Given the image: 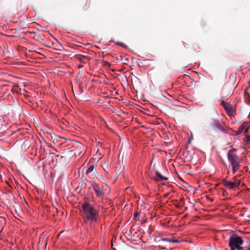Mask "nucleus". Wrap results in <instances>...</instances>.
I'll return each instance as SVG.
<instances>
[{"label": "nucleus", "mask_w": 250, "mask_h": 250, "mask_svg": "<svg viewBox=\"0 0 250 250\" xmlns=\"http://www.w3.org/2000/svg\"><path fill=\"white\" fill-rule=\"evenodd\" d=\"M244 243L242 238L236 234L231 235L229 240V246L230 250H244L241 245Z\"/></svg>", "instance_id": "2"}, {"label": "nucleus", "mask_w": 250, "mask_h": 250, "mask_svg": "<svg viewBox=\"0 0 250 250\" xmlns=\"http://www.w3.org/2000/svg\"><path fill=\"white\" fill-rule=\"evenodd\" d=\"M119 44L120 45H121V46H123V47H126V45H125L124 43L120 42V43H119Z\"/></svg>", "instance_id": "12"}, {"label": "nucleus", "mask_w": 250, "mask_h": 250, "mask_svg": "<svg viewBox=\"0 0 250 250\" xmlns=\"http://www.w3.org/2000/svg\"><path fill=\"white\" fill-rule=\"evenodd\" d=\"M222 183L224 186L230 189H233L239 186L240 183L236 182H231L230 181H227L225 179H222Z\"/></svg>", "instance_id": "5"}, {"label": "nucleus", "mask_w": 250, "mask_h": 250, "mask_svg": "<svg viewBox=\"0 0 250 250\" xmlns=\"http://www.w3.org/2000/svg\"><path fill=\"white\" fill-rule=\"evenodd\" d=\"M248 129L249 126L247 125H246L245 123H244L239 127L237 131V134H240L242 133L243 132L247 133L248 131Z\"/></svg>", "instance_id": "7"}, {"label": "nucleus", "mask_w": 250, "mask_h": 250, "mask_svg": "<svg viewBox=\"0 0 250 250\" xmlns=\"http://www.w3.org/2000/svg\"><path fill=\"white\" fill-rule=\"evenodd\" d=\"M82 216L85 222L97 223L100 219L99 210L88 202L82 204Z\"/></svg>", "instance_id": "1"}, {"label": "nucleus", "mask_w": 250, "mask_h": 250, "mask_svg": "<svg viewBox=\"0 0 250 250\" xmlns=\"http://www.w3.org/2000/svg\"><path fill=\"white\" fill-rule=\"evenodd\" d=\"M161 240L162 241L168 242L170 243H178L179 242L178 240L168 238H162Z\"/></svg>", "instance_id": "10"}, {"label": "nucleus", "mask_w": 250, "mask_h": 250, "mask_svg": "<svg viewBox=\"0 0 250 250\" xmlns=\"http://www.w3.org/2000/svg\"><path fill=\"white\" fill-rule=\"evenodd\" d=\"M155 180L158 181H164L167 180V178L163 176L161 174V173L158 171H156L155 172Z\"/></svg>", "instance_id": "8"}, {"label": "nucleus", "mask_w": 250, "mask_h": 250, "mask_svg": "<svg viewBox=\"0 0 250 250\" xmlns=\"http://www.w3.org/2000/svg\"><path fill=\"white\" fill-rule=\"evenodd\" d=\"M95 166L94 165H89L88 166V168L86 171V174L87 175L91 173L94 169Z\"/></svg>", "instance_id": "9"}, {"label": "nucleus", "mask_w": 250, "mask_h": 250, "mask_svg": "<svg viewBox=\"0 0 250 250\" xmlns=\"http://www.w3.org/2000/svg\"><path fill=\"white\" fill-rule=\"evenodd\" d=\"M250 250V249H249V250Z\"/></svg>", "instance_id": "15"}, {"label": "nucleus", "mask_w": 250, "mask_h": 250, "mask_svg": "<svg viewBox=\"0 0 250 250\" xmlns=\"http://www.w3.org/2000/svg\"><path fill=\"white\" fill-rule=\"evenodd\" d=\"M138 213L137 212H135L134 213V218H136V217L138 216Z\"/></svg>", "instance_id": "13"}, {"label": "nucleus", "mask_w": 250, "mask_h": 250, "mask_svg": "<svg viewBox=\"0 0 250 250\" xmlns=\"http://www.w3.org/2000/svg\"><path fill=\"white\" fill-rule=\"evenodd\" d=\"M235 149H231L228 153L227 157L229 162L232 167L233 173H235L240 168L238 158L235 153Z\"/></svg>", "instance_id": "3"}, {"label": "nucleus", "mask_w": 250, "mask_h": 250, "mask_svg": "<svg viewBox=\"0 0 250 250\" xmlns=\"http://www.w3.org/2000/svg\"><path fill=\"white\" fill-rule=\"evenodd\" d=\"M221 104L225 109L227 114L229 116H232L234 113L232 106L228 103H226L224 101L221 102Z\"/></svg>", "instance_id": "6"}, {"label": "nucleus", "mask_w": 250, "mask_h": 250, "mask_svg": "<svg viewBox=\"0 0 250 250\" xmlns=\"http://www.w3.org/2000/svg\"><path fill=\"white\" fill-rule=\"evenodd\" d=\"M245 137H246V141L248 143H250V136L246 135Z\"/></svg>", "instance_id": "11"}, {"label": "nucleus", "mask_w": 250, "mask_h": 250, "mask_svg": "<svg viewBox=\"0 0 250 250\" xmlns=\"http://www.w3.org/2000/svg\"><path fill=\"white\" fill-rule=\"evenodd\" d=\"M91 186L97 197L101 198H103L104 195L103 186H100L99 184L94 182L91 183Z\"/></svg>", "instance_id": "4"}, {"label": "nucleus", "mask_w": 250, "mask_h": 250, "mask_svg": "<svg viewBox=\"0 0 250 250\" xmlns=\"http://www.w3.org/2000/svg\"><path fill=\"white\" fill-rule=\"evenodd\" d=\"M81 146L83 147V145H80Z\"/></svg>", "instance_id": "14"}]
</instances>
